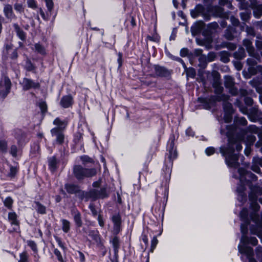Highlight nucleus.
<instances>
[{"label":"nucleus","instance_id":"393cba45","mask_svg":"<svg viewBox=\"0 0 262 262\" xmlns=\"http://www.w3.org/2000/svg\"><path fill=\"white\" fill-rule=\"evenodd\" d=\"M18 262H29V256L26 252L20 253Z\"/></svg>","mask_w":262,"mask_h":262},{"label":"nucleus","instance_id":"603ef678","mask_svg":"<svg viewBox=\"0 0 262 262\" xmlns=\"http://www.w3.org/2000/svg\"><path fill=\"white\" fill-rule=\"evenodd\" d=\"M118 62L119 63V67H121L122 63V55L121 53H118Z\"/></svg>","mask_w":262,"mask_h":262},{"label":"nucleus","instance_id":"c85d7f7f","mask_svg":"<svg viewBox=\"0 0 262 262\" xmlns=\"http://www.w3.org/2000/svg\"><path fill=\"white\" fill-rule=\"evenodd\" d=\"M7 149V144L4 140H0V151L6 152Z\"/></svg>","mask_w":262,"mask_h":262},{"label":"nucleus","instance_id":"4be33fe9","mask_svg":"<svg viewBox=\"0 0 262 262\" xmlns=\"http://www.w3.org/2000/svg\"><path fill=\"white\" fill-rule=\"evenodd\" d=\"M112 220L114 224V226L116 227H119L121 223V217L120 215L118 214L114 215L112 216Z\"/></svg>","mask_w":262,"mask_h":262},{"label":"nucleus","instance_id":"e2e57ef3","mask_svg":"<svg viewBox=\"0 0 262 262\" xmlns=\"http://www.w3.org/2000/svg\"><path fill=\"white\" fill-rule=\"evenodd\" d=\"M240 120L242 124L246 125L247 124V120L245 118H242L240 119Z\"/></svg>","mask_w":262,"mask_h":262},{"label":"nucleus","instance_id":"2eb2a0df","mask_svg":"<svg viewBox=\"0 0 262 262\" xmlns=\"http://www.w3.org/2000/svg\"><path fill=\"white\" fill-rule=\"evenodd\" d=\"M253 9L254 16L257 18H259L262 15V5H255L253 7Z\"/></svg>","mask_w":262,"mask_h":262},{"label":"nucleus","instance_id":"4d7b16f0","mask_svg":"<svg viewBox=\"0 0 262 262\" xmlns=\"http://www.w3.org/2000/svg\"><path fill=\"white\" fill-rule=\"evenodd\" d=\"M222 90H223V88L221 86H220L219 85H216V91L217 93H220L222 91Z\"/></svg>","mask_w":262,"mask_h":262},{"label":"nucleus","instance_id":"69168bd1","mask_svg":"<svg viewBox=\"0 0 262 262\" xmlns=\"http://www.w3.org/2000/svg\"><path fill=\"white\" fill-rule=\"evenodd\" d=\"M236 147L237 151H240L242 149V146L241 144H237Z\"/></svg>","mask_w":262,"mask_h":262},{"label":"nucleus","instance_id":"09e8293b","mask_svg":"<svg viewBox=\"0 0 262 262\" xmlns=\"http://www.w3.org/2000/svg\"><path fill=\"white\" fill-rule=\"evenodd\" d=\"M186 134L188 136H193L194 134L192 129L189 127L186 130Z\"/></svg>","mask_w":262,"mask_h":262},{"label":"nucleus","instance_id":"a18cd8bd","mask_svg":"<svg viewBox=\"0 0 262 262\" xmlns=\"http://www.w3.org/2000/svg\"><path fill=\"white\" fill-rule=\"evenodd\" d=\"M241 18L245 21L247 20L249 18V14L247 12H244L241 13Z\"/></svg>","mask_w":262,"mask_h":262},{"label":"nucleus","instance_id":"bf43d9fd","mask_svg":"<svg viewBox=\"0 0 262 262\" xmlns=\"http://www.w3.org/2000/svg\"><path fill=\"white\" fill-rule=\"evenodd\" d=\"M81 159L84 162H89L90 160V158L87 156L81 157Z\"/></svg>","mask_w":262,"mask_h":262},{"label":"nucleus","instance_id":"338daca9","mask_svg":"<svg viewBox=\"0 0 262 262\" xmlns=\"http://www.w3.org/2000/svg\"><path fill=\"white\" fill-rule=\"evenodd\" d=\"M232 20H233V24L234 25H236L238 23V20L235 18H232Z\"/></svg>","mask_w":262,"mask_h":262},{"label":"nucleus","instance_id":"473e14b6","mask_svg":"<svg viewBox=\"0 0 262 262\" xmlns=\"http://www.w3.org/2000/svg\"><path fill=\"white\" fill-rule=\"evenodd\" d=\"M35 50L36 51H37L38 53L44 54L46 53L45 50L43 47H42L39 44H36L35 46Z\"/></svg>","mask_w":262,"mask_h":262},{"label":"nucleus","instance_id":"58836bf2","mask_svg":"<svg viewBox=\"0 0 262 262\" xmlns=\"http://www.w3.org/2000/svg\"><path fill=\"white\" fill-rule=\"evenodd\" d=\"M39 107L42 113L46 112L47 110V104L44 101H41L39 103Z\"/></svg>","mask_w":262,"mask_h":262},{"label":"nucleus","instance_id":"c03bdc74","mask_svg":"<svg viewBox=\"0 0 262 262\" xmlns=\"http://www.w3.org/2000/svg\"><path fill=\"white\" fill-rule=\"evenodd\" d=\"M245 45L247 46V50L249 52L253 51V48L251 46V42L249 41L245 40Z\"/></svg>","mask_w":262,"mask_h":262},{"label":"nucleus","instance_id":"a211bd4d","mask_svg":"<svg viewBox=\"0 0 262 262\" xmlns=\"http://www.w3.org/2000/svg\"><path fill=\"white\" fill-rule=\"evenodd\" d=\"M155 72L157 75L164 76L167 74V70L163 67L156 66L155 67Z\"/></svg>","mask_w":262,"mask_h":262},{"label":"nucleus","instance_id":"13d9d810","mask_svg":"<svg viewBox=\"0 0 262 262\" xmlns=\"http://www.w3.org/2000/svg\"><path fill=\"white\" fill-rule=\"evenodd\" d=\"M17 57V52L14 50L13 51V53H12V56H11V58L12 59H15Z\"/></svg>","mask_w":262,"mask_h":262},{"label":"nucleus","instance_id":"f3484780","mask_svg":"<svg viewBox=\"0 0 262 262\" xmlns=\"http://www.w3.org/2000/svg\"><path fill=\"white\" fill-rule=\"evenodd\" d=\"M244 190L245 187L243 186H241V187H238L237 189V199L241 202L246 200V196L243 192Z\"/></svg>","mask_w":262,"mask_h":262},{"label":"nucleus","instance_id":"c9c22d12","mask_svg":"<svg viewBox=\"0 0 262 262\" xmlns=\"http://www.w3.org/2000/svg\"><path fill=\"white\" fill-rule=\"evenodd\" d=\"M27 243L28 245L32 249L33 251L36 252L37 251L36 245L35 242L32 241H28Z\"/></svg>","mask_w":262,"mask_h":262},{"label":"nucleus","instance_id":"7c9ffc66","mask_svg":"<svg viewBox=\"0 0 262 262\" xmlns=\"http://www.w3.org/2000/svg\"><path fill=\"white\" fill-rule=\"evenodd\" d=\"M16 29H17V33L20 39L24 40L26 38L25 33L22 31L20 30L18 27L16 25Z\"/></svg>","mask_w":262,"mask_h":262},{"label":"nucleus","instance_id":"4468645a","mask_svg":"<svg viewBox=\"0 0 262 262\" xmlns=\"http://www.w3.org/2000/svg\"><path fill=\"white\" fill-rule=\"evenodd\" d=\"M8 219L11 225L16 226V228H14V230H17L18 228V221L17 220V215L15 212H10L8 214Z\"/></svg>","mask_w":262,"mask_h":262},{"label":"nucleus","instance_id":"8fccbe9b","mask_svg":"<svg viewBox=\"0 0 262 262\" xmlns=\"http://www.w3.org/2000/svg\"><path fill=\"white\" fill-rule=\"evenodd\" d=\"M188 54V50L186 48H183L180 51L181 56L182 57L186 56Z\"/></svg>","mask_w":262,"mask_h":262},{"label":"nucleus","instance_id":"39448f33","mask_svg":"<svg viewBox=\"0 0 262 262\" xmlns=\"http://www.w3.org/2000/svg\"><path fill=\"white\" fill-rule=\"evenodd\" d=\"M174 137L172 136L170 138L168 142L167 148L169 151V158L170 159H173L176 158L177 153L176 149L174 148Z\"/></svg>","mask_w":262,"mask_h":262},{"label":"nucleus","instance_id":"f704fd0d","mask_svg":"<svg viewBox=\"0 0 262 262\" xmlns=\"http://www.w3.org/2000/svg\"><path fill=\"white\" fill-rule=\"evenodd\" d=\"M248 215V212L247 209H243L240 213V217L242 220H245Z\"/></svg>","mask_w":262,"mask_h":262},{"label":"nucleus","instance_id":"a19ab883","mask_svg":"<svg viewBox=\"0 0 262 262\" xmlns=\"http://www.w3.org/2000/svg\"><path fill=\"white\" fill-rule=\"evenodd\" d=\"M46 6L48 9L51 11L53 7V3L52 0H45Z\"/></svg>","mask_w":262,"mask_h":262},{"label":"nucleus","instance_id":"6e6d98bb","mask_svg":"<svg viewBox=\"0 0 262 262\" xmlns=\"http://www.w3.org/2000/svg\"><path fill=\"white\" fill-rule=\"evenodd\" d=\"M27 68L29 71H32L34 69V68L32 64V63L29 62L28 63V65L27 66Z\"/></svg>","mask_w":262,"mask_h":262},{"label":"nucleus","instance_id":"5701e85b","mask_svg":"<svg viewBox=\"0 0 262 262\" xmlns=\"http://www.w3.org/2000/svg\"><path fill=\"white\" fill-rule=\"evenodd\" d=\"M61 222H62V225L63 231L64 232L67 233L69 231L70 228V222L68 221L64 220V219H62L61 220Z\"/></svg>","mask_w":262,"mask_h":262},{"label":"nucleus","instance_id":"b1692460","mask_svg":"<svg viewBox=\"0 0 262 262\" xmlns=\"http://www.w3.org/2000/svg\"><path fill=\"white\" fill-rule=\"evenodd\" d=\"M74 221L76 224L80 227L82 225V222L80 217V214L79 212H75L74 216Z\"/></svg>","mask_w":262,"mask_h":262},{"label":"nucleus","instance_id":"864d4df0","mask_svg":"<svg viewBox=\"0 0 262 262\" xmlns=\"http://www.w3.org/2000/svg\"><path fill=\"white\" fill-rule=\"evenodd\" d=\"M17 172V168L15 167H11L10 168V174L12 176H14L15 174Z\"/></svg>","mask_w":262,"mask_h":262},{"label":"nucleus","instance_id":"3c124183","mask_svg":"<svg viewBox=\"0 0 262 262\" xmlns=\"http://www.w3.org/2000/svg\"><path fill=\"white\" fill-rule=\"evenodd\" d=\"M98 221L99 225L101 227H103L104 222H103L102 217L100 215H99V216H98Z\"/></svg>","mask_w":262,"mask_h":262},{"label":"nucleus","instance_id":"e433bc0d","mask_svg":"<svg viewBox=\"0 0 262 262\" xmlns=\"http://www.w3.org/2000/svg\"><path fill=\"white\" fill-rule=\"evenodd\" d=\"M14 9L17 12L19 13H21L24 11V8L21 4H15L14 5Z\"/></svg>","mask_w":262,"mask_h":262},{"label":"nucleus","instance_id":"bb28decb","mask_svg":"<svg viewBox=\"0 0 262 262\" xmlns=\"http://www.w3.org/2000/svg\"><path fill=\"white\" fill-rule=\"evenodd\" d=\"M96 173V170L94 168L85 169V177H90L95 176Z\"/></svg>","mask_w":262,"mask_h":262},{"label":"nucleus","instance_id":"f8f14e48","mask_svg":"<svg viewBox=\"0 0 262 262\" xmlns=\"http://www.w3.org/2000/svg\"><path fill=\"white\" fill-rule=\"evenodd\" d=\"M73 102V99L71 96L68 95L63 96L60 101L61 105L64 108L70 107Z\"/></svg>","mask_w":262,"mask_h":262},{"label":"nucleus","instance_id":"4c0bfd02","mask_svg":"<svg viewBox=\"0 0 262 262\" xmlns=\"http://www.w3.org/2000/svg\"><path fill=\"white\" fill-rule=\"evenodd\" d=\"M54 254H55V255L57 256L58 260L60 261V262H63V260L62 256V255H61L60 252L58 249H55L54 250Z\"/></svg>","mask_w":262,"mask_h":262},{"label":"nucleus","instance_id":"cd10ccee","mask_svg":"<svg viewBox=\"0 0 262 262\" xmlns=\"http://www.w3.org/2000/svg\"><path fill=\"white\" fill-rule=\"evenodd\" d=\"M187 76L191 78L194 77L195 75V71L193 68H189L186 69Z\"/></svg>","mask_w":262,"mask_h":262},{"label":"nucleus","instance_id":"0e129e2a","mask_svg":"<svg viewBox=\"0 0 262 262\" xmlns=\"http://www.w3.org/2000/svg\"><path fill=\"white\" fill-rule=\"evenodd\" d=\"M164 195L167 199L168 197V189L166 187L164 188Z\"/></svg>","mask_w":262,"mask_h":262},{"label":"nucleus","instance_id":"6e6552de","mask_svg":"<svg viewBox=\"0 0 262 262\" xmlns=\"http://www.w3.org/2000/svg\"><path fill=\"white\" fill-rule=\"evenodd\" d=\"M225 85L226 88L230 89V92L232 95H236L237 93V90L233 88L234 82L233 78L229 76L225 77Z\"/></svg>","mask_w":262,"mask_h":262},{"label":"nucleus","instance_id":"423d86ee","mask_svg":"<svg viewBox=\"0 0 262 262\" xmlns=\"http://www.w3.org/2000/svg\"><path fill=\"white\" fill-rule=\"evenodd\" d=\"M238 173L239 174V180L242 183H244L245 180L248 181H250L248 178L250 179L251 180H254L255 179V176L250 172H246L243 169L239 168L238 169Z\"/></svg>","mask_w":262,"mask_h":262},{"label":"nucleus","instance_id":"9b49d317","mask_svg":"<svg viewBox=\"0 0 262 262\" xmlns=\"http://www.w3.org/2000/svg\"><path fill=\"white\" fill-rule=\"evenodd\" d=\"M4 13L5 16L8 19L15 18V15L13 12L12 7L9 4H6L4 8Z\"/></svg>","mask_w":262,"mask_h":262},{"label":"nucleus","instance_id":"ea45409f","mask_svg":"<svg viewBox=\"0 0 262 262\" xmlns=\"http://www.w3.org/2000/svg\"><path fill=\"white\" fill-rule=\"evenodd\" d=\"M215 149L212 147H207L205 149V153L207 156H211L214 153Z\"/></svg>","mask_w":262,"mask_h":262},{"label":"nucleus","instance_id":"a878e982","mask_svg":"<svg viewBox=\"0 0 262 262\" xmlns=\"http://www.w3.org/2000/svg\"><path fill=\"white\" fill-rule=\"evenodd\" d=\"M49 166L51 171H54L56 169V160L54 157H52L49 160Z\"/></svg>","mask_w":262,"mask_h":262},{"label":"nucleus","instance_id":"f257e3e1","mask_svg":"<svg viewBox=\"0 0 262 262\" xmlns=\"http://www.w3.org/2000/svg\"><path fill=\"white\" fill-rule=\"evenodd\" d=\"M220 151L222 155L226 157V162L229 167L236 168L239 164L237 162V156L235 154H233V147L229 145L228 148L224 147L220 148Z\"/></svg>","mask_w":262,"mask_h":262},{"label":"nucleus","instance_id":"052dcab7","mask_svg":"<svg viewBox=\"0 0 262 262\" xmlns=\"http://www.w3.org/2000/svg\"><path fill=\"white\" fill-rule=\"evenodd\" d=\"M142 240L146 245L148 244V238L146 235L143 236Z\"/></svg>","mask_w":262,"mask_h":262},{"label":"nucleus","instance_id":"1a4fd4ad","mask_svg":"<svg viewBox=\"0 0 262 262\" xmlns=\"http://www.w3.org/2000/svg\"><path fill=\"white\" fill-rule=\"evenodd\" d=\"M52 135L53 136H56V141L59 144L63 142L64 136L61 133V130H59L58 128H54L51 130Z\"/></svg>","mask_w":262,"mask_h":262},{"label":"nucleus","instance_id":"0eeeda50","mask_svg":"<svg viewBox=\"0 0 262 262\" xmlns=\"http://www.w3.org/2000/svg\"><path fill=\"white\" fill-rule=\"evenodd\" d=\"M22 85L24 90H28L32 88H39V83L34 82L30 79L25 78L23 80Z\"/></svg>","mask_w":262,"mask_h":262},{"label":"nucleus","instance_id":"ddd939ff","mask_svg":"<svg viewBox=\"0 0 262 262\" xmlns=\"http://www.w3.org/2000/svg\"><path fill=\"white\" fill-rule=\"evenodd\" d=\"M74 172L78 179H82L85 177V168H83L80 166H76L74 167Z\"/></svg>","mask_w":262,"mask_h":262},{"label":"nucleus","instance_id":"79ce46f5","mask_svg":"<svg viewBox=\"0 0 262 262\" xmlns=\"http://www.w3.org/2000/svg\"><path fill=\"white\" fill-rule=\"evenodd\" d=\"M27 3L28 6L31 8L35 9L37 7L36 2L34 0H29Z\"/></svg>","mask_w":262,"mask_h":262},{"label":"nucleus","instance_id":"de8ad7c7","mask_svg":"<svg viewBox=\"0 0 262 262\" xmlns=\"http://www.w3.org/2000/svg\"><path fill=\"white\" fill-rule=\"evenodd\" d=\"M113 245L115 248H117L119 246V239L117 237H115L112 240Z\"/></svg>","mask_w":262,"mask_h":262},{"label":"nucleus","instance_id":"20e7f679","mask_svg":"<svg viewBox=\"0 0 262 262\" xmlns=\"http://www.w3.org/2000/svg\"><path fill=\"white\" fill-rule=\"evenodd\" d=\"M11 83L7 77H3L0 81V96L5 98L10 92Z\"/></svg>","mask_w":262,"mask_h":262},{"label":"nucleus","instance_id":"c756f323","mask_svg":"<svg viewBox=\"0 0 262 262\" xmlns=\"http://www.w3.org/2000/svg\"><path fill=\"white\" fill-rule=\"evenodd\" d=\"M36 205L37 211L39 213L41 214H44L46 213V208L43 206L38 203H37Z\"/></svg>","mask_w":262,"mask_h":262},{"label":"nucleus","instance_id":"680f3d73","mask_svg":"<svg viewBox=\"0 0 262 262\" xmlns=\"http://www.w3.org/2000/svg\"><path fill=\"white\" fill-rule=\"evenodd\" d=\"M100 185V182L99 181H96L93 183V186L94 187H98Z\"/></svg>","mask_w":262,"mask_h":262},{"label":"nucleus","instance_id":"2f4dec72","mask_svg":"<svg viewBox=\"0 0 262 262\" xmlns=\"http://www.w3.org/2000/svg\"><path fill=\"white\" fill-rule=\"evenodd\" d=\"M4 205L8 208H10L13 203V200L10 197H7L4 201Z\"/></svg>","mask_w":262,"mask_h":262},{"label":"nucleus","instance_id":"774afa93","mask_svg":"<svg viewBox=\"0 0 262 262\" xmlns=\"http://www.w3.org/2000/svg\"><path fill=\"white\" fill-rule=\"evenodd\" d=\"M39 13H40V15H41V16L43 18H44L45 17V13H44L43 11H42V10L41 9H40Z\"/></svg>","mask_w":262,"mask_h":262},{"label":"nucleus","instance_id":"72a5a7b5","mask_svg":"<svg viewBox=\"0 0 262 262\" xmlns=\"http://www.w3.org/2000/svg\"><path fill=\"white\" fill-rule=\"evenodd\" d=\"M158 243V240L156 237H154L151 240V249L150 251L151 252H153L154 250L155 249L156 246Z\"/></svg>","mask_w":262,"mask_h":262},{"label":"nucleus","instance_id":"6ab92c4d","mask_svg":"<svg viewBox=\"0 0 262 262\" xmlns=\"http://www.w3.org/2000/svg\"><path fill=\"white\" fill-rule=\"evenodd\" d=\"M53 123L54 125L57 126L55 128H58L59 130H62L66 126V123L64 122L61 121L59 118H56L54 120Z\"/></svg>","mask_w":262,"mask_h":262},{"label":"nucleus","instance_id":"f03ea898","mask_svg":"<svg viewBox=\"0 0 262 262\" xmlns=\"http://www.w3.org/2000/svg\"><path fill=\"white\" fill-rule=\"evenodd\" d=\"M246 243H240L238 245V252L242 254H245L249 259V262H256L255 260L250 257L253 254V250L251 248L246 246L247 244H251L254 246L257 245L258 241L255 237L248 238L247 237Z\"/></svg>","mask_w":262,"mask_h":262},{"label":"nucleus","instance_id":"49530a36","mask_svg":"<svg viewBox=\"0 0 262 262\" xmlns=\"http://www.w3.org/2000/svg\"><path fill=\"white\" fill-rule=\"evenodd\" d=\"M56 241L57 242V243H58V246L60 248H61L63 250H66V247H64V244L62 242V241L60 239V238H59L58 237H56Z\"/></svg>","mask_w":262,"mask_h":262},{"label":"nucleus","instance_id":"aec40b11","mask_svg":"<svg viewBox=\"0 0 262 262\" xmlns=\"http://www.w3.org/2000/svg\"><path fill=\"white\" fill-rule=\"evenodd\" d=\"M65 188L67 191L70 193H75L78 190V187L73 184H66Z\"/></svg>","mask_w":262,"mask_h":262},{"label":"nucleus","instance_id":"5fc2aeb1","mask_svg":"<svg viewBox=\"0 0 262 262\" xmlns=\"http://www.w3.org/2000/svg\"><path fill=\"white\" fill-rule=\"evenodd\" d=\"M245 154L246 156H249L251 152V149L250 147H247L244 150Z\"/></svg>","mask_w":262,"mask_h":262},{"label":"nucleus","instance_id":"37998d69","mask_svg":"<svg viewBox=\"0 0 262 262\" xmlns=\"http://www.w3.org/2000/svg\"><path fill=\"white\" fill-rule=\"evenodd\" d=\"M17 151V147L16 146L13 145V146H11V150H10V153L13 156H14V157L16 156Z\"/></svg>","mask_w":262,"mask_h":262},{"label":"nucleus","instance_id":"412c9836","mask_svg":"<svg viewBox=\"0 0 262 262\" xmlns=\"http://www.w3.org/2000/svg\"><path fill=\"white\" fill-rule=\"evenodd\" d=\"M155 215L157 218L163 220L164 217V208L163 207L162 208H160L158 209V211H157L156 209H155Z\"/></svg>","mask_w":262,"mask_h":262},{"label":"nucleus","instance_id":"dca6fc26","mask_svg":"<svg viewBox=\"0 0 262 262\" xmlns=\"http://www.w3.org/2000/svg\"><path fill=\"white\" fill-rule=\"evenodd\" d=\"M248 223H247L246 225L242 224L241 227V232L242 233V236L241 238V242L240 243H246V239H247V236L246 234L247 233L248 231V228H247V224Z\"/></svg>","mask_w":262,"mask_h":262},{"label":"nucleus","instance_id":"7ed1b4c3","mask_svg":"<svg viewBox=\"0 0 262 262\" xmlns=\"http://www.w3.org/2000/svg\"><path fill=\"white\" fill-rule=\"evenodd\" d=\"M262 194V191H256L255 196H253L252 194L249 196V200L250 201V215L251 219L256 222V219L255 218L256 214V212L259 210L260 207L256 202V198L257 195Z\"/></svg>","mask_w":262,"mask_h":262},{"label":"nucleus","instance_id":"9d476101","mask_svg":"<svg viewBox=\"0 0 262 262\" xmlns=\"http://www.w3.org/2000/svg\"><path fill=\"white\" fill-rule=\"evenodd\" d=\"M252 166L251 169L252 170L257 173L260 172L259 168L257 166L258 165L262 167V158L259 157H254L252 161Z\"/></svg>","mask_w":262,"mask_h":262}]
</instances>
